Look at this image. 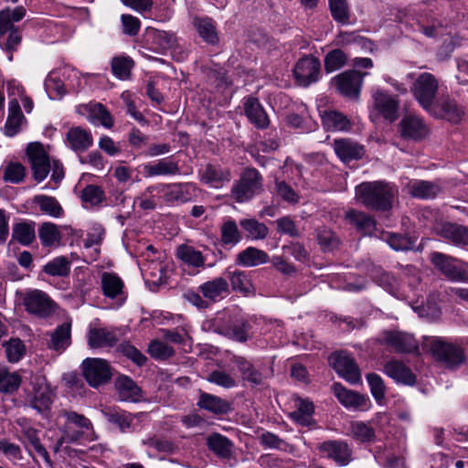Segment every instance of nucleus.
Instances as JSON below:
<instances>
[{
    "label": "nucleus",
    "instance_id": "2",
    "mask_svg": "<svg viewBox=\"0 0 468 468\" xmlns=\"http://www.w3.org/2000/svg\"><path fill=\"white\" fill-rule=\"evenodd\" d=\"M263 177L254 167H246L231 187V197L238 203L251 200L262 191Z\"/></svg>",
    "mask_w": 468,
    "mask_h": 468
},
{
    "label": "nucleus",
    "instance_id": "14",
    "mask_svg": "<svg viewBox=\"0 0 468 468\" xmlns=\"http://www.w3.org/2000/svg\"><path fill=\"white\" fill-rule=\"evenodd\" d=\"M435 234L456 246H468V227L457 223L441 221L432 228Z\"/></svg>",
    "mask_w": 468,
    "mask_h": 468
},
{
    "label": "nucleus",
    "instance_id": "22",
    "mask_svg": "<svg viewBox=\"0 0 468 468\" xmlns=\"http://www.w3.org/2000/svg\"><path fill=\"white\" fill-rule=\"evenodd\" d=\"M32 385L33 395L29 399V405L39 413H46L49 410L52 403L48 388L41 378H36Z\"/></svg>",
    "mask_w": 468,
    "mask_h": 468
},
{
    "label": "nucleus",
    "instance_id": "40",
    "mask_svg": "<svg viewBox=\"0 0 468 468\" xmlns=\"http://www.w3.org/2000/svg\"><path fill=\"white\" fill-rule=\"evenodd\" d=\"M25 120L20 104L16 99H13L8 104V117L5 124V133L7 136L16 135L19 130L21 123Z\"/></svg>",
    "mask_w": 468,
    "mask_h": 468
},
{
    "label": "nucleus",
    "instance_id": "20",
    "mask_svg": "<svg viewBox=\"0 0 468 468\" xmlns=\"http://www.w3.org/2000/svg\"><path fill=\"white\" fill-rule=\"evenodd\" d=\"M384 372L399 384L413 386L416 383V375L402 361L391 359L384 365Z\"/></svg>",
    "mask_w": 468,
    "mask_h": 468
},
{
    "label": "nucleus",
    "instance_id": "49",
    "mask_svg": "<svg viewBox=\"0 0 468 468\" xmlns=\"http://www.w3.org/2000/svg\"><path fill=\"white\" fill-rule=\"evenodd\" d=\"M350 435L360 442H373L376 440L375 429L363 421H352L350 423Z\"/></svg>",
    "mask_w": 468,
    "mask_h": 468
},
{
    "label": "nucleus",
    "instance_id": "1",
    "mask_svg": "<svg viewBox=\"0 0 468 468\" xmlns=\"http://www.w3.org/2000/svg\"><path fill=\"white\" fill-rule=\"evenodd\" d=\"M397 193L395 186L386 181L363 182L356 187V199L376 211L389 210Z\"/></svg>",
    "mask_w": 468,
    "mask_h": 468
},
{
    "label": "nucleus",
    "instance_id": "46",
    "mask_svg": "<svg viewBox=\"0 0 468 468\" xmlns=\"http://www.w3.org/2000/svg\"><path fill=\"white\" fill-rule=\"evenodd\" d=\"M193 25L200 37L208 44L218 42V36L213 20L209 17H195Z\"/></svg>",
    "mask_w": 468,
    "mask_h": 468
},
{
    "label": "nucleus",
    "instance_id": "50",
    "mask_svg": "<svg viewBox=\"0 0 468 468\" xmlns=\"http://www.w3.org/2000/svg\"><path fill=\"white\" fill-rule=\"evenodd\" d=\"M26 16V8L22 5L14 9L5 8L0 11V31L10 30V27H15V22H19Z\"/></svg>",
    "mask_w": 468,
    "mask_h": 468
},
{
    "label": "nucleus",
    "instance_id": "45",
    "mask_svg": "<svg viewBox=\"0 0 468 468\" xmlns=\"http://www.w3.org/2000/svg\"><path fill=\"white\" fill-rule=\"evenodd\" d=\"M322 122L327 131H348L351 128L350 120L336 111L324 112L322 115Z\"/></svg>",
    "mask_w": 468,
    "mask_h": 468
},
{
    "label": "nucleus",
    "instance_id": "59",
    "mask_svg": "<svg viewBox=\"0 0 468 468\" xmlns=\"http://www.w3.org/2000/svg\"><path fill=\"white\" fill-rule=\"evenodd\" d=\"M329 7L333 18L343 25L349 23L350 11L347 0H329Z\"/></svg>",
    "mask_w": 468,
    "mask_h": 468
},
{
    "label": "nucleus",
    "instance_id": "6",
    "mask_svg": "<svg viewBox=\"0 0 468 468\" xmlns=\"http://www.w3.org/2000/svg\"><path fill=\"white\" fill-rule=\"evenodd\" d=\"M81 371L88 384L98 388L106 384L112 378L111 367L101 358H86L81 364Z\"/></svg>",
    "mask_w": 468,
    "mask_h": 468
},
{
    "label": "nucleus",
    "instance_id": "52",
    "mask_svg": "<svg viewBox=\"0 0 468 468\" xmlns=\"http://www.w3.org/2000/svg\"><path fill=\"white\" fill-rule=\"evenodd\" d=\"M221 242L225 246H235L241 239L237 223L233 219L225 221L220 227Z\"/></svg>",
    "mask_w": 468,
    "mask_h": 468
},
{
    "label": "nucleus",
    "instance_id": "10",
    "mask_svg": "<svg viewBox=\"0 0 468 468\" xmlns=\"http://www.w3.org/2000/svg\"><path fill=\"white\" fill-rule=\"evenodd\" d=\"M430 260L435 268L449 280L453 282L468 281V272L455 265V262L458 261L457 259L441 252L434 251L430 254Z\"/></svg>",
    "mask_w": 468,
    "mask_h": 468
},
{
    "label": "nucleus",
    "instance_id": "31",
    "mask_svg": "<svg viewBox=\"0 0 468 468\" xmlns=\"http://www.w3.org/2000/svg\"><path fill=\"white\" fill-rule=\"evenodd\" d=\"M231 361L240 372L243 380L248 381L252 386H261L264 384V375L245 357L234 356Z\"/></svg>",
    "mask_w": 468,
    "mask_h": 468
},
{
    "label": "nucleus",
    "instance_id": "16",
    "mask_svg": "<svg viewBox=\"0 0 468 468\" xmlns=\"http://www.w3.org/2000/svg\"><path fill=\"white\" fill-rule=\"evenodd\" d=\"M318 450L339 466H346L352 461V450L344 441L330 440L320 443Z\"/></svg>",
    "mask_w": 468,
    "mask_h": 468
},
{
    "label": "nucleus",
    "instance_id": "41",
    "mask_svg": "<svg viewBox=\"0 0 468 468\" xmlns=\"http://www.w3.org/2000/svg\"><path fill=\"white\" fill-rule=\"evenodd\" d=\"M332 389L339 402L345 407L358 408L363 406L366 402L365 396L359 394L358 392L346 389L340 383H334Z\"/></svg>",
    "mask_w": 468,
    "mask_h": 468
},
{
    "label": "nucleus",
    "instance_id": "18",
    "mask_svg": "<svg viewBox=\"0 0 468 468\" xmlns=\"http://www.w3.org/2000/svg\"><path fill=\"white\" fill-rule=\"evenodd\" d=\"M333 145L336 155L344 163L359 160L366 153L362 144L350 138L335 139Z\"/></svg>",
    "mask_w": 468,
    "mask_h": 468
},
{
    "label": "nucleus",
    "instance_id": "8",
    "mask_svg": "<svg viewBox=\"0 0 468 468\" xmlns=\"http://www.w3.org/2000/svg\"><path fill=\"white\" fill-rule=\"evenodd\" d=\"M329 365L335 372L351 384L361 381V373L356 360L346 352L333 353L328 358Z\"/></svg>",
    "mask_w": 468,
    "mask_h": 468
},
{
    "label": "nucleus",
    "instance_id": "42",
    "mask_svg": "<svg viewBox=\"0 0 468 468\" xmlns=\"http://www.w3.org/2000/svg\"><path fill=\"white\" fill-rule=\"evenodd\" d=\"M124 283L122 279L113 272H103L101 275V290L104 296L115 299L123 294Z\"/></svg>",
    "mask_w": 468,
    "mask_h": 468
},
{
    "label": "nucleus",
    "instance_id": "51",
    "mask_svg": "<svg viewBox=\"0 0 468 468\" xmlns=\"http://www.w3.org/2000/svg\"><path fill=\"white\" fill-rule=\"evenodd\" d=\"M239 225L252 239H264L269 234L268 227L255 218L241 219Z\"/></svg>",
    "mask_w": 468,
    "mask_h": 468
},
{
    "label": "nucleus",
    "instance_id": "12",
    "mask_svg": "<svg viewBox=\"0 0 468 468\" xmlns=\"http://www.w3.org/2000/svg\"><path fill=\"white\" fill-rule=\"evenodd\" d=\"M367 72L346 70L335 77L333 83L338 92L345 97L357 98L361 90L364 77Z\"/></svg>",
    "mask_w": 468,
    "mask_h": 468
},
{
    "label": "nucleus",
    "instance_id": "56",
    "mask_svg": "<svg viewBox=\"0 0 468 468\" xmlns=\"http://www.w3.org/2000/svg\"><path fill=\"white\" fill-rule=\"evenodd\" d=\"M370 277L379 286L388 292H392L398 286L397 278L391 273L384 271L381 267H373L370 271Z\"/></svg>",
    "mask_w": 468,
    "mask_h": 468
},
{
    "label": "nucleus",
    "instance_id": "39",
    "mask_svg": "<svg viewBox=\"0 0 468 468\" xmlns=\"http://www.w3.org/2000/svg\"><path fill=\"white\" fill-rule=\"evenodd\" d=\"M207 446L217 456L228 459L232 455L233 442L220 433L214 432L207 438Z\"/></svg>",
    "mask_w": 468,
    "mask_h": 468
},
{
    "label": "nucleus",
    "instance_id": "37",
    "mask_svg": "<svg viewBox=\"0 0 468 468\" xmlns=\"http://www.w3.org/2000/svg\"><path fill=\"white\" fill-rule=\"evenodd\" d=\"M250 324L244 319L231 321L229 324L222 325L219 332L229 339L244 343L249 338Z\"/></svg>",
    "mask_w": 468,
    "mask_h": 468
},
{
    "label": "nucleus",
    "instance_id": "62",
    "mask_svg": "<svg viewBox=\"0 0 468 468\" xmlns=\"http://www.w3.org/2000/svg\"><path fill=\"white\" fill-rule=\"evenodd\" d=\"M317 242L323 250L330 251L339 245V239L331 229L323 228L317 230Z\"/></svg>",
    "mask_w": 468,
    "mask_h": 468
},
{
    "label": "nucleus",
    "instance_id": "27",
    "mask_svg": "<svg viewBox=\"0 0 468 468\" xmlns=\"http://www.w3.org/2000/svg\"><path fill=\"white\" fill-rule=\"evenodd\" d=\"M244 112L255 127L259 129L269 127L270 119L258 99L249 97L244 102Z\"/></svg>",
    "mask_w": 468,
    "mask_h": 468
},
{
    "label": "nucleus",
    "instance_id": "26",
    "mask_svg": "<svg viewBox=\"0 0 468 468\" xmlns=\"http://www.w3.org/2000/svg\"><path fill=\"white\" fill-rule=\"evenodd\" d=\"M400 133L405 138L420 140L429 133V129L423 121L414 115H406L401 120Z\"/></svg>",
    "mask_w": 468,
    "mask_h": 468
},
{
    "label": "nucleus",
    "instance_id": "4",
    "mask_svg": "<svg viewBox=\"0 0 468 468\" xmlns=\"http://www.w3.org/2000/svg\"><path fill=\"white\" fill-rule=\"evenodd\" d=\"M439 90V80L429 72L418 76L411 87L415 100L425 111H431Z\"/></svg>",
    "mask_w": 468,
    "mask_h": 468
},
{
    "label": "nucleus",
    "instance_id": "23",
    "mask_svg": "<svg viewBox=\"0 0 468 468\" xmlns=\"http://www.w3.org/2000/svg\"><path fill=\"white\" fill-rule=\"evenodd\" d=\"M202 296L212 303H216L225 298L229 293V285L223 277H216L202 283L199 287Z\"/></svg>",
    "mask_w": 468,
    "mask_h": 468
},
{
    "label": "nucleus",
    "instance_id": "57",
    "mask_svg": "<svg viewBox=\"0 0 468 468\" xmlns=\"http://www.w3.org/2000/svg\"><path fill=\"white\" fill-rule=\"evenodd\" d=\"M314 411L313 402L305 399H299L297 409L291 413L292 419L303 426L311 423L312 415Z\"/></svg>",
    "mask_w": 468,
    "mask_h": 468
},
{
    "label": "nucleus",
    "instance_id": "28",
    "mask_svg": "<svg viewBox=\"0 0 468 468\" xmlns=\"http://www.w3.org/2000/svg\"><path fill=\"white\" fill-rule=\"evenodd\" d=\"M405 188L412 197L420 199L435 198L441 191L437 183L426 180L410 181Z\"/></svg>",
    "mask_w": 468,
    "mask_h": 468
},
{
    "label": "nucleus",
    "instance_id": "3",
    "mask_svg": "<svg viewBox=\"0 0 468 468\" xmlns=\"http://www.w3.org/2000/svg\"><path fill=\"white\" fill-rule=\"evenodd\" d=\"M431 351L435 359L443 363L449 369H455L466 362L462 346L447 343L441 338H435L431 342Z\"/></svg>",
    "mask_w": 468,
    "mask_h": 468
},
{
    "label": "nucleus",
    "instance_id": "35",
    "mask_svg": "<svg viewBox=\"0 0 468 468\" xmlns=\"http://www.w3.org/2000/svg\"><path fill=\"white\" fill-rule=\"evenodd\" d=\"M35 239L36 223L34 221L24 220L13 225L10 243L16 241L22 246H29Z\"/></svg>",
    "mask_w": 468,
    "mask_h": 468
},
{
    "label": "nucleus",
    "instance_id": "32",
    "mask_svg": "<svg viewBox=\"0 0 468 468\" xmlns=\"http://www.w3.org/2000/svg\"><path fill=\"white\" fill-rule=\"evenodd\" d=\"M61 416L66 419L62 431H72V432L80 433V440L84 436L87 431L92 430L91 421L82 414L72 410H62Z\"/></svg>",
    "mask_w": 468,
    "mask_h": 468
},
{
    "label": "nucleus",
    "instance_id": "58",
    "mask_svg": "<svg viewBox=\"0 0 468 468\" xmlns=\"http://www.w3.org/2000/svg\"><path fill=\"white\" fill-rule=\"evenodd\" d=\"M229 278L233 291L243 294H248L251 292L252 283L245 271H235L229 272Z\"/></svg>",
    "mask_w": 468,
    "mask_h": 468
},
{
    "label": "nucleus",
    "instance_id": "25",
    "mask_svg": "<svg viewBox=\"0 0 468 468\" xmlns=\"http://www.w3.org/2000/svg\"><path fill=\"white\" fill-rule=\"evenodd\" d=\"M101 414L112 424L115 425L121 432L131 431L134 416L118 407H104Z\"/></svg>",
    "mask_w": 468,
    "mask_h": 468
},
{
    "label": "nucleus",
    "instance_id": "30",
    "mask_svg": "<svg viewBox=\"0 0 468 468\" xmlns=\"http://www.w3.org/2000/svg\"><path fill=\"white\" fill-rule=\"evenodd\" d=\"M345 219L364 235H371L376 229V221L366 212L350 208L346 212Z\"/></svg>",
    "mask_w": 468,
    "mask_h": 468
},
{
    "label": "nucleus",
    "instance_id": "19",
    "mask_svg": "<svg viewBox=\"0 0 468 468\" xmlns=\"http://www.w3.org/2000/svg\"><path fill=\"white\" fill-rule=\"evenodd\" d=\"M164 200L166 203H186L192 201L196 196L197 188L192 183L169 184L165 186Z\"/></svg>",
    "mask_w": 468,
    "mask_h": 468
},
{
    "label": "nucleus",
    "instance_id": "61",
    "mask_svg": "<svg viewBox=\"0 0 468 468\" xmlns=\"http://www.w3.org/2000/svg\"><path fill=\"white\" fill-rule=\"evenodd\" d=\"M26 176V167L19 162H10L4 171L3 178L5 182L19 184Z\"/></svg>",
    "mask_w": 468,
    "mask_h": 468
},
{
    "label": "nucleus",
    "instance_id": "63",
    "mask_svg": "<svg viewBox=\"0 0 468 468\" xmlns=\"http://www.w3.org/2000/svg\"><path fill=\"white\" fill-rule=\"evenodd\" d=\"M7 360L11 363L19 361L26 354V346L18 338L10 339L4 344Z\"/></svg>",
    "mask_w": 468,
    "mask_h": 468
},
{
    "label": "nucleus",
    "instance_id": "29",
    "mask_svg": "<svg viewBox=\"0 0 468 468\" xmlns=\"http://www.w3.org/2000/svg\"><path fill=\"white\" fill-rule=\"evenodd\" d=\"M231 174L229 169L220 165L207 164L201 175V182L214 188L221 187L225 183L229 182Z\"/></svg>",
    "mask_w": 468,
    "mask_h": 468
},
{
    "label": "nucleus",
    "instance_id": "24",
    "mask_svg": "<svg viewBox=\"0 0 468 468\" xmlns=\"http://www.w3.org/2000/svg\"><path fill=\"white\" fill-rule=\"evenodd\" d=\"M66 141L68 146L75 152H85L93 144L91 133L80 126L69 129Z\"/></svg>",
    "mask_w": 468,
    "mask_h": 468
},
{
    "label": "nucleus",
    "instance_id": "36",
    "mask_svg": "<svg viewBox=\"0 0 468 468\" xmlns=\"http://www.w3.org/2000/svg\"><path fill=\"white\" fill-rule=\"evenodd\" d=\"M197 406L216 415L227 414L231 410V404L220 397L202 392Z\"/></svg>",
    "mask_w": 468,
    "mask_h": 468
},
{
    "label": "nucleus",
    "instance_id": "33",
    "mask_svg": "<svg viewBox=\"0 0 468 468\" xmlns=\"http://www.w3.org/2000/svg\"><path fill=\"white\" fill-rule=\"evenodd\" d=\"M269 261L270 257L266 251L250 246L237 254L235 263L239 266L250 268L265 264Z\"/></svg>",
    "mask_w": 468,
    "mask_h": 468
},
{
    "label": "nucleus",
    "instance_id": "34",
    "mask_svg": "<svg viewBox=\"0 0 468 468\" xmlns=\"http://www.w3.org/2000/svg\"><path fill=\"white\" fill-rule=\"evenodd\" d=\"M49 335L50 339L48 343V348L56 352H63L71 344V322H65L57 326Z\"/></svg>",
    "mask_w": 468,
    "mask_h": 468
},
{
    "label": "nucleus",
    "instance_id": "21",
    "mask_svg": "<svg viewBox=\"0 0 468 468\" xmlns=\"http://www.w3.org/2000/svg\"><path fill=\"white\" fill-rule=\"evenodd\" d=\"M118 399L122 402H137L142 398V389L130 377L120 375L114 381Z\"/></svg>",
    "mask_w": 468,
    "mask_h": 468
},
{
    "label": "nucleus",
    "instance_id": "5",
    "mask_svg": "<svg viewBox=\"0 0 468 468\" xmlns=\"http://www.w3.org/2000/svg\"><path fill=\"white\" fill-rule=\"evenodd\" d=\"M23 304L28 314L41 319L50 318L58 308L47 292L37 289L26 292Z\"/></svg>",
    "mask_w": 468,
    "mask_h": 468
},
{
    "label": "nucleus",
    "instance_id": "9",
    "mask_svg": "<svg viewBox=\"0 0 468 468\" xmlns=\"http://www.w3.org/2000/svg\"><path fill=\"white\" fill-rule=\"evenodd\" d=\"M27 155L36 181H43L50 171V162L42 144L30 143L27 147Z\"/></svg>",
    "mask_w": 468,
    "mask_h": 468
},
{
    "label": "nucleus",
    "instance_id": "54",
    "mask_svg": "<svg viewBox=\"0 0 468 468\" xmlns=\"http://www.w3.org/2000/svg\"><path fill=\"white\" fill-rule=\"evenodd\" d=\"M21 384V377L18 373H10L7 368L0 365V391L13 393L18 389Z\"/></svg>",
    "mask_w": 468,
    "mask_h": 468
},
{
    "label": "nucleus",
    "instance_id": "44",
    "mask_svg": "<svg viewBox=\"0 0 468 468\" xmlns=\"http://www.w3.org/2000/svg\"><path fill=\"white\" fill-rule=\"evenodd\" d=\"M144 173L148 176H174L180 173V168L177 162L170 158H164L155 164L144 165Z\"/></svg>",
    "mask_w": 468,
    "mask_h": 468
},
{
    "label": "nucleus",
    "instance_id": "55",
    "mask_svg": "<svg viewBox=\"0 0 468 468\" xmlns=\"http://www.w3.org/2000/svg\"><path fill=\"white\" fill-rule=\"evenodd\" d=\"M146 35L152 39V43L161 49L170 48L176 44V37L170 32L148 27Z\"/></svg>",
    "mask_w": 468,
    "mask_h": 468
},
{
    "label": "nucleus",
    "instance_id": "64",
    "mask_svg": "<svg viewBox=\"0 0 468 468\" xmlns=\"http://www.w3.org/2000/svg\"><path fill=\"white\" fill-rule=\"evenodd\" d=\"M346 55L342 49H333L324 58V69L327 72L339 69L346 65Z\"/></svg>",
    "mask_w": 468,
    "mask_h": 468
},
{
    "label": "nucleus",
    "instance_id": "47",
    "mask_svg": "<svg viewBox=\"0 0 468 468\" xmlns=\"http://www.w3.org/2000/svg\"><path fill=\"white\" fill-rule=\"evenodd\" d=\"M34 203L38 205L43 214L52 218H59L63 215V208L59 202L53 197L38 195L34 197Z\"/></svg>",
    "mask_w": 468,
    "mask_h": 468
},
{
    "label": "nucleus",
    "instance_id": "15",
    "mask_svg": "<svg viewBox=\"0 0 468 468\" xmlns=\"http://www.w3.org/2000/svg\"><path fill=\"white\" fill-rule=\"evenodd\" d=\"M375 110L386 120L394 122L399 117V100L397 95L378 90L373 94Z\"/></svg>",
    "mask_w": 468,
    "mask_h": 468
},
{
    "label": "nucleus",
    "instance_id": "38",
    "mask_svg": "<svg viewBox=\"0 0 468 468\" xmlns=\"http://www.w3.org/2000/svg\"><path fill=\"white\" fill-rule=\"evenodd\" d=\"M117 342L114 332L106 328H90L88 332V344L92 348L113 346Z\"/></svg>",
    "mask_w": 468,
    "mask_h": 468
},
{
    "label": "nucleus",
    "instance_id": "13",
    "mask_svg": "<svg viewBox=\"0 0 468 468\" xmlns=\"http://www.w3.org/2000/svg\"><path fill=\"white\" fill-rule=\"evenodd\" d=\"M428 112L453 124L460 123L464 115L463 108L454 99L448 96L441 98L432 106V110Z\"/></svg>",
    "mask_w": 468,
    "mask_h": 468
},
{
    "label": "nucleus",
    "instance_id": "11",
    "mask_svg": "<svg viewBox=\"0 0 468 468\" xmlns=\"http://www.w3.org/2000/svg\"><path fill=\"white\" fill-rule=\"evenodd\" d=\"M320 69L321 63L317 58L305 56L295 64L293 74L299 85L307 87L319 80Z\"/></svg>",
    "mask_w": 468,
    "mask_h": 468
},
{
    "label": "nucleus",
    "instance_id": "43",
    "mask_svg": "<svg viewBox=\"0 0 468 468\" xmlns=\"http://www.w3.org/2000/svg\"><path fill=\"white\" fill-rule=\"evenodd\" d=\"M38 238L43 247L55 248L60 245L62 235L56 224L44 222L39 226Z\"/></svg>",
    "mask_w": 468,
    "mask_h": 468
},
{
    "label": "nucleus",
    "instance_id": "48",
    "mask_svg": "<svg viewBox=\"0 0 468 468\" xmlns=\"http://www.w3.org/2000/svg\"><path fill=\"white\" fill-rule=\"evenodd\" d=\"M176 257L184 263L192 267H203L205 258L199 250L188 245H180L176 249Z\"/></svg>",
    "mask_w": 468,
    "mask_h": 468
},
{
    "label": "nucleus",
    "instance_id": "53",
    "mask_svg": "<svg viewBox=\"0 0 468 468\" xmlns=\"http://www.w3.org/2000/svg\"><path fill=\"white\" fill-rule=\"evenodd\" d=\"M43 271L50 276L66 277L70 272V261L65 256L56 257L43 266Z\"/></svg>",
    "mask_w": 468,
    "mask_h": 468
},
{
    "label": "nucleus",
    "instance_id": "60",
    "mask_svg": "<svg viewBox=\"0 0 468 468\" xmlns=\"http://www.w3.org/2000/svg\"><path fill=\"white\" fill-rule=\"evenodd\" d=\"M133 61L127 57H116L112 60V73L121 80H126L131 75Z\"/></svg>",
    "mask_w": 468,
    "mask_h": 468
},
{
    "label": "nucleus",
    "instance_id": "17",
    "mask_svg": "<svg viewBox=\"0 0 468 468\" xmlns=\"http://www.w3.org/2000/svg\"><path fill=\"white\" fill-rule=\"evenodd\" d=\"M77 112L87 115L88 120L94 124H101L105 128L113 126V119L110 112L100 102H90L77 107Z\"/></svg>",
    "mask_w": 468,
    "mask_h": 468
},
{
    "label": "nucleus",
    "instance_id": "7",
    "mask_svg": "<svg viewBox=\"0 0 468 468\" xmlns=\"http://www.w3.org/2000/svg\"><path fill=\"white\" fill-rule=\"evenodd\" d=\"M379 345L391 347L395 352L410 354L418 351L419 346L413 335L399 332L386 330L376 339Z\"/></svg>",
    "mask_w": 468,
    "mask_h": 468
}]
</instances>
